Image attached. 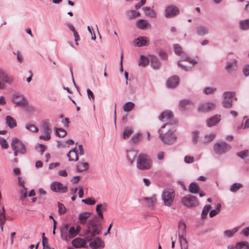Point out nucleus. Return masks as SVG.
Here are the masks:
<instances>
[{
    "instance_id": "51",
    "label": "nucleus",
    "mask_w": 249,
    "mask_h": 249,
    "mask_svg": "<svg viewBox=\"0 0 249 249\" xmlns=\"http://www.w3.org/2000/svg\"><path fill=\"white\" fill-rule=\"evenodd\" d=\"M178 229L180 230L179 232L182 234H184L186 231V225L183 221H180L178 223Z\"/></svg>"
},
{
    "instance_id": "33",
    "label": "nucleus",
    "mask_w": 249,
    "mask_h": 249,
    "mask_svg": "<svg viewBox=\"0 0 249 249\" xmlns=\"http://www.w3.org/2000/svg\"><path fill=\"white\" fill-rule=\"evenodd\" d=\"M143 11L146 16H148L151 18H155L156 16V13L150 7H145L143 8Z\"/></svg>"
},
{
    "instance_id": "11",
    "label": "nucleus",
    "mask_w": 249,
    "mask_h": 249,
    "mask_svg": "<svg viewBox=\"0 0 249 249\" xmlns=\"http://www.w3.org/2000/svg\"><path fill=\"white\" fill-rule=\"evenodd\" d=\"M159 119L161 121H169L168 123L170 124V125H173L176 124V121L173 120V114L171 111H165L161 113L159 117Z\"/></svg>"
},
{
    "instance_id": "38",
    "label": "nucleus",
    "mask_w": 249,
    "mask_h": 249,
    "mask_svg": "<svg viewBox=\"0 0 249 249\" xmlns=\"http://www.w3.org/2000/svg\"><path fill=\"white\" fill-rule=\"evenodd\" d=\"M132 132L133 131L131 127L128 126L125 127L123 133V138L124 139L128 138Z\"/></svg>"
},
{
    "instance_id": "32",
    "label": "nucleus",
    "mask_w": 249,
    "mask_h": 249,
    "mask_svg": "<svg viewBox=\"0 0 249 249\" xmlns=\"http://www.w3.org/2000/svg\"><path fill=\"white\" fill-rule=\"evenodd\" d=\"M148 25V22L144 19H140L137 22V26L141 29H145Z\"/></svg>"
},
{
    "instance_id": "16",
    "label": "nucleus",
    "mask_w": 249,
    "mask_h": 249,
    "mask_svg": "<svg viewBox=\"0 0 249 249\" xmlns=\"http://www.w3.org/2000/svg\"><path fill=\"white\" fill-rule=\"evenodd\" d=\"M149 42L148 38L145 36H140L134 41V45L138 47L147 46Z\"/></svg>"
},
{
    "instance_id": "34",
    "label": "nucleus",
    "mask_w": 249,
    "mask_h": 249,
    "mask_svg": "<svg viewBox=\"0 0 249 249\" xmlns=\"http://www.w3.org/2000/svg\"><path fill=\"white\" fill-rule=\"evenodd\" d=\"M150 62V60L146 56L141 55L139 62V65L145 67Z\"/></svg>"
},
{
    "instance_id": "45",
    "label": "nucleus",
    "mask_w": 249,
    "mask_h": 249,
    "mask_svg": "<svg viewBox=\"0 0 249 249\" xmlns=\"http://www.w3.org/2000/svg\"><path fill=\"white\" fill-rule=\"evenodd\" d=\"M77 235V232L75 231V228L74 227H70L68 231V233H67L68 239L73 238Z\"/></svg>"
},
{
    "instance_id": "53",
    "label": "nucleus",
    "mask_w": 249,
    "mask_h": 249,
    "mask_svg": "<svg viewBox=\"0 0 249 249\" xmlns=\"http://www.w3.org/2000/svg\"><path fill=\"white\" fill-rule=\"evenodd\" d=\"M0 144L2 148L7 149L9 147L8 143L6 141V139L0 137Z\"/></svg>"
},
{
    "instance_id": "56",
    "label": "nucleus",
    "mask_w": 249,
    "mask_h": 249,
    "mask_svg": "<svg viewBox=\"0 0 249 249\" xmlns=\"http://www.w3.org/2000/svg\"><path fill=\"white\" fill-rule=\"evenodd\" d=\"M249 151L248 150H244L237 153V156L242 159H244L246 157L248 156Z\"/></svg>"
},
{
    "instance_id": "23",
    "label": "nucleus",
    "mask_w": 249,
    "mask_h": 249,
    "mask_svg": "<svg viewBox=\"0 0 249 249\" xmlns=\"http://www.w3.org/2000/svg\"><path fill=\"white\" fill-rule=\"evenodd\" d=\"M150 63L151 67L155 70L159 69L160 66V63L158 58L154 55H150Z\"/></svg>"
},
{
    "instance_id": "61",
    "label": "nucleus",
    "mask_w": 249,
    "mask_h": 249,
    "mask_svg": "<svg viewBox=\"0 0 249 249\" xmlns=\"http://www.w3.org/2000/svg\"><path fill=\"white\" fill-rule=\"evenodd\" d=\"M184 161L186 163H192L194 161V158L191 156H186L184 157Z\"/></svg>"
},
{
    "instance_id": "1",
    "label": "nucleus",
    "mask_w": 249,
    "mask_h": 249,
    "mask_svg": "<svg viewBox=\"0 0 249 249\" xmlns=\"http://www.w3.org/2000/svg\"><path fill=\"white\" fill-rule=\"evenodd\" d=\"M170 124L169 123H166L158 130L160 139L165 144L167 145H171L174 143L177 139V136L174 133L175 131L174 127H169L166 132H164L163 130L166 127L169 126Z\"/></svg>"
},
{
    "instance_id": "21",
    "label": "nucleus",
    "mask_w": 249,
    "mask_h": 249,
    "mask_svg": "<svg viewBox=\"0 0 249 249\" xmlns=\"http://www.w3.org/2000/svg\"><path fill=\"white\" fill-rule=\"evenodd\" d=\"M196 30L197 35L199 36H204L209 32V28L202 25L197 26Z\"/></svg>"
},
{
    "instance_id": "2",
    "label": "nucleus",
    "mask_w": 249,
    "mask_h": 249,
    "mask_svg": "<svg viewBox=\"0 0 249 249\" xmlns=\"http://www.w3.org/2000/svg\"><path fill=\"white\" fill-rule=\"evenodd\" d=\"M152 165V160L146 154L140 153L138 155L136 160V166L138 169L146 170L151 168Z\"/></svg>"
},
{
    "instance_id": "42",
    "label": "nucleus",
    "mask_w": 249,
    "mask_h": 249,
    "mask_svg": "<svg viewBox=\"0 0 249 249\" xmlns=\"http://www.w3.org/2000/svg\"><path fill=\"white\" fill-rule=\"evenodd\" d=\"M134 104L131 102H127L125 103L123 106V109L124 111L128 112L131 111L134 107Z\"/></svg>"
},
{
    "instance_id": "10",
    "label": "nucleus",
    "mask_w": 249,
    "mask_h": 249,
    "mask_svg": "<svg viewBox=\"0 0 249 249\" xmlns=\"http://www.w3.org/2000/svg\"><path fill=\"white\" fill-rule=\"evenodd\" d=\"M50 123L45 121L41 123V128L45 135H40L39 138L44 141H48L51 139L50 132L51 130L50 128Z\"/></svg>"
},
{
    "instance_id": "57",
    "label": "nucleus",
    "mask_w": 249,
    "mask_h": 249,
    "mask_svg": "<svg viewBox=\"0 0 249 249\" xmlns=\"http://www.w3.org/2000/svg\"><path fill=\"white\" fill-rule=\"evenodd\" d=\"M190 100L184 99L180 101L179 104V107L182 109H183L185 107L190 104Z\"/></svg>"
},
{
    "instance_id": "63",
    "label": "nucleus",
    "mask_w": 249,
    "mask_h": 249,
    "mask_svg": "<svg viewBox=\"0 0 249 249\" xmlns=\"http://www.w3.org/2000/svg\"><path fill=\"white\" fill-rule=\"evenodd\" d=\"M158 54H159V56H160V57L161 58H162V59L165 60L167 59L168 55H167V54L165 52L160 50Z\"/></svg>"
},
{
    "instance_id": "46",
    "label": "nucleus",
    "mask_w": 249,
    "mask_h": 249,
    "mask_svg": "<svg viewBox=\"0 0 249 249\" xmlns=\"http://www.w3.org/2000/svg\"><path fill=\"white\" fill-rule=\"evenodd\" d=\"M141 134L138 133L134 135L130 140L129 142L130 143L135 144L137 143L140 140Z\"/></svg>"
},
{
    "instance_id": "12",
    "label": "nucleus",
    "mask_w": 249,
    "mask_h": 249,
    "mask_svg": "<svg viewBox=\"0 0 249 249\" xmlns=\"http://www.w3.org/2000/svg\"><path fill=\"white\" fill-rule=\"evenodd\" d=\"M216 108V104L213 102H207L199 105L197 110L201 112L213 111Z\"/></svg>"
},
{
    "instance_id": "40",
    "label": "nucleus",
    "mask_w": 249,
    "mask_h": 249,
    "mask_svg": "<svg viewBox=\"0 0 249 249\" xmlns=\"http://www.w3.org/2000/svg\"><path fill=\"white\" fill-rule=\"evenodd\" d=\"M221 205L220 203H218L216 205V208L212 210L209 213V216L210 217H213L217 214L220 211Z\"/></svg>"
},
{
    "instance_id": "18",
    "label": "nucleus",
    "mask_w": 249,
    "mask_h": 249,
    "mask_svg": "<svg viewBox=\"0 0 249 249\" xmlns=\"http://www.w3.org/2000/svg\"><path fill=\"white\" fill-rule=\"evenodd\" d=\"M138 151L134 149L126 151V158L129 163L132 164L138 155Z\"/></svg>"
},
{
    "instance_id": "19",
    "label": "nucleus",
    "mask_w": 249,
    "mask_h": 249,
    "mask_svg": "<svg viewBox=\"0 0 249 249\" xmlns=\"http://www.w3.org/2000/svg\"><path fill=\"white\" fill-rule=\"evenodd\" d=\"M86 242L87 241L85 239H83L80 238H76L72 241V245L75 248H87L88 246H86Z\"/></svg>"
},
{
    "instance_id": "27",
    "label": "nucleus",
    "mask_w": 249,
    "mask_h": 249,
    "mask_svg": "<svg viewBox=\"0 0 249 249\" xmlns=\"http://www.w3.org/2000/svg\"><path fill=\"white\" fill-rule=\"evenodd\" d=\"M69 229V225L66 224L61 229V237L64 240H68L67 233Z\"/></svg>"
},
{
    "instance_id": "26",
    "label": "nucleus",
    "mask_w": 249,
    "mask_h": 249,
    "mask_svg": "<svg viewBox=\"0 0 249 249\" xmlns=\"http://www.w3.org/2000/svg\"><path fill=\"white\" fill-rule=\"evenodd\" d=\"M89 168V163L87 162H79L76 166V171L82 172L88 170Z\"/></svg>"
},
{
    "instance_id": "25",
    "label": "nucleus",
    "mask_w": 249,
    "mask_h": 249,
    "mask_svg": "<svg viewBox=\"0 0 249 249\" xmlns=\"http://www.w3.org/2000/svg\"><path fill=\"white\" fill-rule=\"evenodd\" d=\"M239 227L233 228L232 230H227L223 231L224 236L226 238H231L239 229Z\"/></svg>"
},
{
    "instance_id": "41",
    "label": "nucleus",
    "mask_w": 249,
    "mask_h": 249,
    "mask_svg": "<svg viewBox=\"0 0 249 249\" xmlns=\"http://www.w3.org/2000/svg\"><path fill=\"white\" fill-rule=\"evenodd\" d=\"M143 199L145 201H147V205L149 207L152 206L154 204L156 203L157 201L155 196L150 197H145Z\"/></svg>"
},
{
    "instance_id": "13",
    "label": "nucleus",
    "mask_w": 249,
    "mask_h": 249,
    "mask_svg": "<svg viewBox=\"0 0 249 249\" xmlns=\"http://www.w3.org/2000/svg\"><path fill=\"white\" fill-rule=\"evenodd\" d=\"M50 188L54 192L64 193L68 191V188L59 182L54 181L51 183Z\"/></svg>"
},
{
    "instance_id": "15",
    "label": "nucleus",
    "mask_w": 249,
    "mask_h": 249,
    "mask_svg": "<svg viewBox=\"0 0 249 249\" xmlns=\"http://www.w3.org/2000/svg\"><path fill=\"white\" fill-rule=\"evenodd\" d=\"M221 116L219 114H216L206 120V124L208 127H212L218 124L221 119Z\"/></svg>"
},
{
    "instance_id": "4",
    "label": "nucleus",
    "mask_w": 249,
    "mask_h": 249,
    "mask_svg": "<svg viewBox=\"0 0 249 249\" xmlns=\"http://www.w3.org/2000/svg\"><path fill=\"white\" fill-rule=\"evenodd\" d=\"M175 198V192L171 189H165L162 194V200L165 206L170 207L172 205Z\"/></svg>"
},
{
    "instance_id": "43",
    "label": "nucleus",
    "mask_w": 249,
    "mask_h": 249,
    "mask_svg": "<svg viewBox=\"0 0 249 249\" xmlns=\"http://www.w3.org/2000/svg\"><path fill=\"white\" fill-rule=\"evenodd\" d=\"M126 15L129 19H132L140 16V14L135 10H130L126 12Z\"/></svg>"
},
{
    "instance_id": "17",
    "label": "nucleus",
    "mask_w": 249,
    "mask_h": 249,
    "mask_svg": "<svg viewBox=\"0 0 249 249\" xmlns=\"http://www.w3.org/2000/svg\"><path fill=\"white\" fill-rule=\"evenodd\" d=\"M179 78L178 76H173L170 77L166 81V85L168 88H174L179 84Z\"/></svg>"
},
{
    "instance_id": "37",
    "label": "nucleus",
    "mask_w": 249,
    "mask_h": 249,
    "mask_svg": "<svg viewBox=\"0 0 249 249\" xmlns=\"http://www.w3.org/2000/svg\"><path fill=\"white\" fill-rule=\"evenodd\" d=\"M237 249H249V244L248 242L242 241L236 244Z\"/></svg>"
},
{
    "instance_id": "50",
    "label": "nucleus",
    "mask_w": 249,
    "mask_h": 249,
    "mask_svg": "<svg viewBox=\"0 0 249 249\" xmlns=\"http://www.w3.org/2000/svg\"><path fill=\"white\" fill-rule=\"evenodd\" d=\"M66 211V208L63 204L58 202V212L60 214H63L65 213Z\"/></svg>"
},
{
    "instance_id": "48",
    "label": "nucleus",
    "mask_w": 249,
    "mask_h": 249,
    "mask_svg": "<svg viewBox=\"0 0 249 249\" xmlns=\"http://www.w3.org/2000/svg\"><path fill=\"white\" fill-rule=\"evenodd\" d=\"M42 245L43 249H51V247L49 245H46V243H47L48 242V238L45 236V233H42Z\"/></svg>"
},
{
    "instance_id": "7",
    "label": "nucleus",
    "mask_w": 249,
    "mask_h": 249,
    "mask_svg": "<svg viewBox=\"0 0 249 249\" xmlns=\"http://www.w3.org/2000/svg\"><path fill=\"white\" fill-rule=\"evenodd\" d=\"M181 202L187 207H195L198 205L199 202L196 196L189 195L184 196L181 199Z\"/></svg>"
},
{
    "instance_id": "14",
    "label": "nucleus",
    "mask_w": 249,
    "mask_h": 249,
    "mask_svg": "<svg viewBox=\"0 0 249 249\" xmlns=\"http://www.w3.org/2000/svg\"><path fill=\"white\" fill-rule=\"evenodd\" d=\"M179 11L178 7L171 5L167 6L165 10V17L166 18H170L178 15Z\"/></svg>"
},
{
    "instance_id": "22",
    "label": "nucleus",
    "mask_w": 249,
    "mask_h": 249,
    "mask_svg": "<svg viewBox=\"0 0 249 249\" xmlns=\"http://www.w3.org/2000/svg\"><path fill=\"white\" fill-rule=\"evenodd\" d=\"M69 161H77L78 160V151L76 147L71 150L67 154Z\"/></svg>"
},
{
    "instance_id": "35",
    "label": "nucleus",
    "mask_w": 249,
    "mask_h": 249,
    "mask_svg": "<svg viewBox=\"0 0 249 249\" xmlns=\"http://www.w3.org/2000/svg\"><path fill=\"white\" fill-rule=\"evenodd\" d=\"M1 80L3 82L6 83L9 85L12 84L14 82V78L6 73L4 74Z\"/></svg>"
},
{
    "instance_id": "36",
    "label": "nucleus",
    "mask_w": 249,
    "mask_h": 249,
    "mask_svg": "<svg viewBox=\"0 0 249 249\" xmlns=\"http://www.w3.org/2000/svg\"><path fill=\"white\" fill-rule=\"evenodd\" d=\"M55 134L59 137L63 138L67 135V132L62 128H54Z\"/></svg>"
},
{
    "instance_id": "60",
    "label": "nucleus",
    "mask_w": 249,
    "mask_h": 249,
    "mask_svg": "<svg viewBox=\"0 0 249 249\" xmlns=\"http://www.w3.org/2000/svg\"><path fill=\"white\" fill-rule=\"evenodd\" d=\"M82 202L90 205H92L95 204V201L93 199H92L90 198H88L87 199H82Z\"/></svg>"
},
{
    "instance_id": "54",
    "label": "nucleus",
    "mask_w": 249,
    "mask_h": 249,
    "mask_svg": "<svg viewBox=\"0 0 249 249\" xmlns=\"http://www.w3.org/2000/svg\"><path fill=\"white\" fill-rule=\"evenodd\" d=\"M90 215V213L89 212H84L81 213L79 215L78 219L87 220V219L89 217Z\"/></svg>"
},
{
    "instance_id": "8",
    "label": "nucleus",
    "mask_w": 249,
    "mask_h": 249,
    "mask_svg": "<svg viewBox=\"0 0 249 249\" xmlns=\"http://www.w3.org/2000/svg\"><path fill=\"white\" fill-rule=\"evenodd\" d=\"M234 94L232 92L225 91L223 94V100L221 102L222 106L227 108H230L232 107V98Z\"/></svg>"
},
{
    "instance_id": "52",
    "label": "nucleus",
    "mask_w": 249,
    "mask_h": 249,
    "mask_svg": "<svg viewBox=\"0 0 249 249\" xmlns=\"http://www.w3.org/2000/svg\"><path fill=\"white\" fill-rule=\"evenodd\" d=\"M47 147L43 144H38L36 147V150L42 155L45 151Z\"/></svg>"
},
{
    "instance_id": "30",
    "label": "nucleus",
    "mask_w": 249,
    "mask_h": 249,
    "mask_svg": "<svg viewBox=\"0 0 249 249\" xmlns=\"http://www.w3.org/2000/svg\"><path fill=\"white\" fill-rule=\"evenodd\" d=\"M189 191L191 193L196 194L199 192V187L196 183L192 182L189 186Z\"/></svg>"
},
{
    "instance_id": "59",
    "label": "nucleus",
    "mask_w": 249,
    "mask_h": 249,
    "mask_svg": "<svg viewBox=\"0 0 249 249\" xmlns=\"http://www.w3.org/2000/svg\"><path fill=\"white\" fill-rule=\"evenodd\" d=\"M193 134V138L192 141L194 144H196L198 141V138L199 136V132L197 131H194L192 133Z\"/></svg>"
},
{
    "instance_id": "6",
    "label": "nucleus",
    "mask_w": 249,
    "mask_h": 249,
    "mask_svg": "<svg viewBox=\"0 0 249 249\" xmlns=\"http://www.w3.org/2000/svg\"><path fill=\"white\" fill-rule=\"evenodd\" d=\"M231 149V146L226 142H216L213 145L215 153L218 155H222Z\"/></svg>"
},
{
    "instance_id": "55",
    "label": "nucleus",
    "mask_w": 249,
    "mask_h": 249,
    "mask_svg": "<svg viewBox=\"0 0 249 249\" xmlns=\"http://www.w3.org/2000/svg\"><path fill=\"white\" fill-rule=\"evenodd\" d=\"M6 221L5 210L4 208H2V211L0 212V225H3Z\"/></svg>"
},
{
    "instance_id": "62",
    "label": "nucleus",
    "mask_w": 249,
    "mask_h": 249,
    "mask_svg": "<svg viewBox=\"0 0 249 249\" xmlns=\"http://www.w3.org/2000/svg\"><path fill=\"white\" fill-rule=\"evenodd\" d=\"M180 243L181 249H188V243L186 239H184Z\"/></svg>"
},
{
    "instance_id": "44",
    "label": "nucleus",
    "mask_w": 249,
    "mask_h": 249,
    "mask_svg": "<svg viewBox=\"0 0 249 249\" xmlns=\"http://www.w3.org/2000/svg\"><path fill=\"white\" fill-rule=\"evenodd\" d=\"M211 208V206L210 204L206 205L202 210L201 213V218L204 219L207 216L208 213Z\"/></svg>"
},
{
    "instance_id": "24",
    "label": "nucleus",
    "mask_w": 249,
    "mask_h": 249,
    "mask_svg": "<svg viewBox=\"0 0 249 249\" xmlns=\"http://www.w3.org/2000/svg\"><path fill=\"white\" fill-rule=\"evenodd\" d=\"M5 123L11 129L15 128L17 125L16 120L9 115L6 116Z\"/></svg>"
},
{
    "instance_id": "5",
    "label": "nucleus",
    "mask_w": 249,
    "mask_h": 249,
    "mask_svg": "<svg viewBox=\"0 0 249 249\" xmlns=\"http://www.w3.org/2000/svg\"><path fill=\"white\" fill-rule=\"evenodd\" d=\"M87 242L89 243V246L92 249H97L104 247V242L99 237L96 236H85Z\"/></svg>"
},
{
    "instance_id": "39",
    "label": "nucleus",
    "mask_w": 249,
    "mask_h": 249,
    "mask_svg": "<svg viewBox=\"0 0 249 249\" xmlns=\"http://www.w3.org/2000/svg\"><path fill=\"white\" fill-rule=\"evenodd\" d=\"M216 135L215 134H211L210 135H206L204 137V141H201L200 142L202 143H207L212 141L215 137Z\"/></svg>"
},
{
    "instance_id": "20",
    "label": "nucleus",
    "mask_w": 249,
    "mask_h": 249,
    "mask_svg": "<svg viewBox=\"0 0 249 249\" xmlns=\"http://www.w3.org/2000/svg\"><path fill=\"white\" fill-rule=\"evenodd\" d=\"M225 70L228 73H231L233 71H236L237 65L236 60H232L231 61H227L225 67Z\"/></svg>"
},
{
    "instance_id": "28",
    "label": "nucleus",
    "mask_w": 249,
    "mask_h": 249,
    "mask_svg": "<svg viewBox=\"0 0 249 249\" xmlns=\"http://www.w3.org/2000/svg\"><path fill=\"white\" fill-rule=\"evenodd\" d=\"M12 101L14 104H16L17 106L26 107L28 106V101L23 96L22 99L19 101H17L15 99H12Z\"/></svg>"
},
{
    "instance_id": "31",
    "label": "nucleus",
    "mask_w": 249,
    "mask_h": 249,
    "mask_svg": "<svg viewBox=\"0 0 249 249\" xmlns=\"http://www.w3.org/2000/svg\"><path fill=\"white\" fill-rule=\"evenodd\" d=\"M243 187V185L241 183H234L232 184L230 188V191L232 193H236L239 189Z\"/></svg>"
},
{
    "instance_id": "3",
    "label": "nucleus",
    "mask_w": 249,
    "mask_h": 249,
    "mask_svg": "<svg viewBox=\"0 0 249 249\" xmlns=\"http://www.w3.org/2000/svg\"><path fill=\"white\" fill-rule=\"evenodd\" d=\"M87 230L84 232L85 236H96L101 233L102 226L101 224L97 223L94 219L89 220L87 225Z\"/></svg>"
},
{
    "instance_id": "49",
    "label": "nucleus",
    "mask_w": 249,
    "mask_h": 249,
    "mask_svg": "<svg viewBox=\"0 0 249 249\" xmlns=\"http://www.w3.org/2000/svg\"><path fill=\"white\" fill-rule=\"evenodd\" d=\"M25 128L32 132H37L38 128L34 124H27Z\"/></svg>"
},
{
    "instance_id": "64",
    "label": "nucleus",
    "mask_w": 249,
    "mask_h": 249,
    "mask_svg": "<svg viewBox=\"0 0 249 249\" xmlns=\"http://www.w3.org/2000/svg\"><path fill=\"white\" fill-rule=\"evenodd\" d=\"M88 98L92 101H94V95L92 91L89 89H87Z\"/></svg>"
},
{
    "instance_id": "47",
    "label": "nucleus",
    "mask_w": 249,
    "mask_h": 249,
    "mask_svg": "<svg viewBox=\"0 0 249 249\" xmlns=\"http://www.w3.org/2000/svg\"><path fill=\"white\" fill-rule=\"evenodd\" d=\"M217 90L215 88L206 87L203 89V93L206 95L213 94Z\"/></svg>"
},
{
    "instance_id": "58",
    "label": "nucleus",
    "mask_w": 249,
    "mask_h": 249,
    "mask_svg": "<svg viewBox=\"0 0 249 249\" xmlns=\"http://www.w3.org/2000/svg\"><path fill=\"white\" fill-rule=\"evenodd\" d=\"M174 50L175 53L178 55H180L182 53V48L180 45L178 44H174Z\"/></svg>"
},
{
    "instance_id": "29",
    "label": "nucleus",
    "mask_w": 249,
    "mask_h": 249,
    "mask_svg": "<svg viewBox=\"0 0 249 249\" xmlns=\"http://www.w3.org/2000/svg\"><path fill=\"white\" fill-rule=\"evenodd\" d=\"M239 27L242 30L249 29V19L240 20L239 22Z\"/></svg>"
},
{
    "instance_id": "9",
    "label": "nucleus",
    "mask_w": 249,
    "mask_h": 249,
    "mask_svg": "<svg viewBox=\"0 0 249 249\" xmlns=\"http://www.w3.org/2000/svg\"><path fill=\"white\" fill-rule=\"evenodd\" d=\"M12 149H17L19 151V154H24L26 152V148L23 142L18 139L15 138L13 139L11 143Z\"/></svg>"
}]
</instances>
